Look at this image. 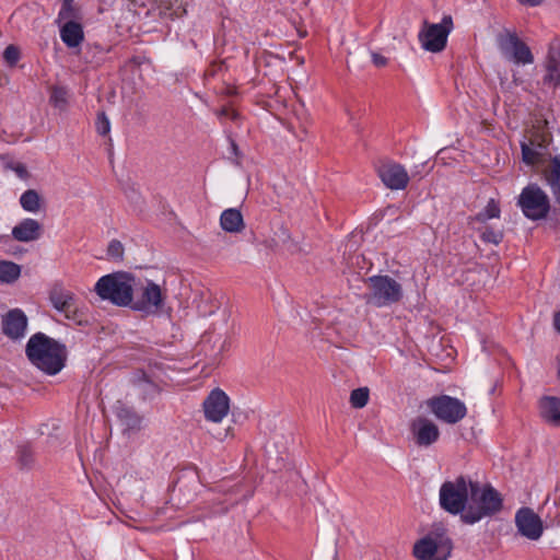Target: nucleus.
I'll list each match as a JSON object with an SVG mask.
<instances>
[{"instance_id": "42", "label": "nucleus", "mask_w": 560, "mask_h": 560, "mask_svg": "<svg viewBox=\"0 0 560 560\" xmlns=\"http://www.w3.org/2000/svg\"><path fill=\"white\" fill-rule=\"evenodd\" d=\"M230 152L236 159H238L241 156V153H240V150H238V147H237L236 142L233 139H231V138H230Z\"/></svg>"}, {"instance_id": "35", "label": "nucleus", "mask_w": 560, "mask_h": 560, "mask_svg": "<svg viewBox=\"0 0 560 560\" xmlns=\"http://www.w3.org/2000/svg\"><path fill=\"white\" fill-rule=\"evenodd\" d=\"M107 255L116 260L122 259L124 256V246L118 240H113L109 242L107 247Z\"/></svg>"}, {"instance_id": "9", "label": "nucleus", "mask_w": 560, "mask_h": 560, "mask_svg": "<svg viewBox=\"0 0 560 560\" xmlns=\"http://www.w3.org/2000/svg\"><path fill=\"white\" fill-rule=\"evenodd\" d=\"M453 28V18L450 14L444 15L440 23H430L428 20H423L418 33L419 43L427 51L441 52L445 49Z\"/></svg>"}, {"instance_id": "31", "label": "nucleus", "mask_w": 560, "mask_h": 560, "mask_svg": "<svg viewBox=\"0 0 560 560\" xmlns=\"http://www.w3.org/2000/svg\"><path fill=\"white\" fill-rule=\"evenodd\" d=\"M369 388L360 387L350 394V404L353 408H363L369 401Z\"/></svg>"}, {"instance_id": "2", "label": "nucleus", "mask_w": 560, "mask_h": 560, "mask_svg": "<svg viewBox=\"0 0 560 560\" xmlns=\"http://www.w3.org/2000/svg\"><path fill=\"white\" fill-rule=\"evenodd\" d=\"M503 508V499L492 486H481L478 481L470 485L467 512L462 514L465 524L472 525L483 517L499 513Z\"/></svg>"}, {"instance_id": "40", "label": "nucleus", "mask_w": 560, "mask_h": 560, "mask_svg": "<svg viewBox=\"0 0 560 560\" xmlns=\"http://www.w3.org/2000/svg\"><path fill=\"white\" fill-rule=\"evenodd\" d=\"M223 66H224L223 61L213 62L207 69L206 74L209 75V77H214L218 71L222 70Z\"/></svg>"}, {"instance_id": "19", "label": "nucleus", "mask_w": 560, "mask_h": 560, "mask_svg": "<svg viewBox=\"0 0 560 560\" xmlns=\"http://www.w3.org/2000/svg\"><path fill=\"white\" fill-rule=\"evenodd\" d=\"M27 327V317L19 310L10 311L3 318V332L11 339H20L24 336Z\"/></svg>"}, {"instance_id": "17", "label": "nucleus", "mask_w": 560, "mask_h": 560, "mask_svg": "<svg viewBox=\"0 0 560 560\" xmlns=\"http://www.w3.org/2000/svg\"><path fill=\"white\" fill-rule=\"evenodd\" d=\"M378 176L383 184L392 190L405 189L409 183L406 168L398 163L384 164L378 168Z\"/></svg>"}, {"instance_id": "15", "label": "nucleus", "mask_w": 560, "mask_h": 560, "mask_svg": "<svg viewBox=\"0 0 560 560\" xmlns=\"http://www.w3.org/2000/svg\"><path fill=\"white\" fill-rule=\"evenodd\" d=\"M205 418L208 421L219 423L230 410V398L220 388L212 389L202 402Z\"/></svg>"}, {"instance_id": "8", "label": "nucleus", "mask_w": 560, "mask_h": 560, "mask_svg": "<svg viewBox=\"0 0 560 560\" xmlns=\"http://www.w3.org/2000/svg\"><path fill=\"white\" fill-rule=\"evenodd\" d=\"M516 205L523 215L532 221L546 219L551 208L549 196L535 183H530L522 189Z\"/></svg>"}, {"instance_id": "29", "label": "nucleus", "mask_w": 560, "mask_h": 560, "mask_svg": "<svg viewBox=\"0 0 560 560\" xmlns=\"http://www.w3.org/2000/svg\"><path fill=\"white\" fill-rule=\"evenodd\" d=\"M49 101L56 108L65 109L68 104V90L59 85L52 86Z\"/></svg>"}, {"instance_id": "22", "label": "nucleus", "mask_w": 560, "mask_h": 560, "mask_svg": "<svg viewBox=\"0 0 560 560\" xmlns=\"http://www.w3.org/2000/svg\"><path fill=\"white\" fill-rule=\"evenodd\" d=\"M220 226L228 233H240L245 229L242 212L236 208L225 209L220 215Z\"/></svg>"}, {"instance_id": "11", "label": "nucleus", "mask_w": 560, "mask_h": 560, "mask_svg": "<svg viewBox=\"0 0 560 560\" xmlns=\"http://www.w3.org/2000/svg\"><path fill=\"white\" fill-rule=\"evenodd\" d=\"M427 407L440 421L455 424L467 415L466 405L458 398L448 395H438L425 401Z\"/></svg>"}, {"instance_id": "26", "label": "nucleus", "mask_w": 560, "mask_h": 560, "mask_svg": "<svg viewBox=\"0 0 560 560\" xmlns=\"http://www.w3.org/2000/svg\"><path fill=\"white\" fill-rule=\"evenodd\" d=\"M81 19L80 7L74 0H62L56 23L60 25L61 22L79 21Z\"/></svg>"}, {"instance_id": "27", "label": "nucleus", "mask_w": 560, "mask_h": 560, "mask_svg": "<svg viewBox=\"0 0 560 560\" xmlns=\"http://www.w3.org/2000/svg\"><path fill=\"white\" fill-rule=\"evenodd\" d=\"M21 275V266L8 260L0 261V282L13 283Z\"/></svg>"}, {"instance_id": "20", "label": "nucleus", "mask_w": 560, "mask_h": 560, "mask_svg": "<svg viewBox=\"0 0 560 560\" xmlns=\"http://www.w3.org/2000/svg\"><path fill=\"white\" fill-rule=\"evenodd\" d=\"M539 416L553 427H560V398L556 396H542L538 401Z\"/></svg>"}, {"instance_id": "4", "label": "nucleus", "mask_w": 560, "mask_h": 560, "mask_svg": "<svg viewBox=\"0 0 560 560\" xmlns=\"http://www.w3.org/2000/svg\"><path fill=\"white\" fill-rule=\"evenodd\" d=\"M522 160L525 164L534 166H542V177L549 185L556 201L560 205V154H556L546 162L545 150L546 145L529 139L528 142H521Z\"/></svg>"}, {"instance_id": "10", "label": "nucleus", "mask_w": 560, "mask_h": 560, "mask_svg": "<svg viewBox=\"0 0 560 560\" xmlns=\"http://www.w3.org/2000/svg\"><path fill=\"white\" fill-rule=\"evenodd\" d=\"M166 294L161 287L152 280L141 283L137 280V290L133 292V304L130 307L145 314H159L165 305Z\"/></svg>"}, {"instance_id": "36", "label": "nucleus", "mask_w": 560, "mask_h": 560, "mask_svg": "<svg viewBox=\"0 0 560 560\" xmlns=\"http://www.w3.org/2000/svg\"><path fill=\"white\" fill-rule=\"evenodd\" d=\"M3 59L9 66H15L20 59V50L14 45H9L3 51Z\"/></svg>"}, {"instance_id": "34", "label": "nucleus", "mask_w": 560, "mask_h": 560, "mask_svg": "<svg viewBox=\"0 0 560 560\" xmlns=\"http://www.w3.org/2000/svg\"><path fill=\"white\" fill-rule=\"evenodd\" d=\"M19 462L23 467H30L33 463V450L28 445H22L18 451Z\"/></svg>"}, {"instance_id": "41", "label": "nucleus", "mask_w": 560, "mask_h": 560, "mask_svg": "<svg viewBox=\"0 0 560 560\" xmlns=\"http://www.w3.org/2000/svg\"><path fill=\"white\" fill-rule=\"evenodd\" d=\"M552 326L553 329L560 334V310L553 313L552 316Z\"/></svg>"}, {"instance_id": "3", "label": "nucleus", "mask_w": 560, "mask_h": 560, "mask_svg": "<svg viewBox=\"0 0 560 560\" xmlns=\"http://www.w3.org/2000/svg\"><path fill=\"white\" fill-rule=\"evenodd\" d=\"M135 290H137V278L124 271L101 277L94 287V291L102 300L109 301L116 306L133 304Z\"/></svg>"}, {"instance_id": "16", "label": "nucleus", "mask_w": 560, "mask_h": 560, "mask_svg": "<svg viewBox=\"0 0 560 560\" xmlns=\"http://www.w3.org/2000/svg\"><path fill=\"white\" fill-rule=\"evenodd\" d=\"M515 524L518 533L530 540H537L542 534L541 520L529 508H522L516 512Z\"/></svg>"}, {"instance_id": "7", "label": "nucleus", "mask_w": 560, "mask_h": 560, "mask_svg": "<svg viewBox=\"0 0 560 560\" xmlns=\"http://www.w3.org/2000/svg\"><path fill=\"white\" fill-rule=\"evenodd\" d=\"M369 292L364 299L375 307L390 306L404 295L402 287L389 276H372L368 279Z\"/></svg>"}, {"instance_id": "18", "label": "nucleus", "mask_w": 560, "mask_h": 560, "mask_svg": "<svg viewBox=\"0 0 560 560\" xmlns=\"http://www.w3.org/2000/svg\"><path fill=\"white\" fill-rule=\"evenodd\" d=\"M43 233L42 224L31 218H25L12 229V237L15 241L28 243L40 238Z\"/></svg>"}, {"instance_id": "6", "label": "nucleus", "mask_w": 560, "mask_h": 560, "mask_svg": "<svg viewBox=\"0 0 560 560\" xmlns=\"http://www.w3.org/2000/svg\"><path fill=\"white\" fill-rule=\"evenodd\" d=\"M471 483L474 481L465 476L443 482L439 493L441 508L452 515L465 514Z\"/></svg>"}, {"instance_id": "39", "label": "nucleus", "mask_w": 560, "mask_h": 560, "mask_svg": "<svg viewBox=\"0 0 560 560\" xmlns=\"http://www.w3.org/2000/svg\"><path fill=\"white\" fill-rule=\"evenodd\" d=\"M372 61L376 67H385L388 59L381 54L372 52Z\"/></svg>"}, {"instance_id": "43", "label": "nucleus", "mask_w": 560, "mask_h": 560, "mask_svg": "<svg viewBox=\"0 0 560 560\" xmlns=\"http://www.w3.org/2000/svg\"><path fill=\"white\" fill-rule=\"evenodd\" d=\"M523 5L536 7L539 5L544 0H517Z\"/></svg>"}, {"instance_id": "14", "label": "nucleus", "mask_w": 560, "mask_h": 560, "mask_svg": "<svg viewBox=\"0 0 560 560\" xmlns=\"http://www.w3.org/2000/svg\"><path fill=\"white\" fill-rule=\"evenodd\" d=\"M49 301L66 318L73 320L78 325H82L83 320L72 292L61 287H55L49 293Z\"/></svg>"}, {"instance_id": "38", "label": "nucleus", "mask_w": 560, "mask_h": 560, "mask_svg": "<svg viewBox=\"0 0 560 560\" xmlns=\"http://www.w3.org/2000/svg\"><path fill=\"white\" fill-rule=\"evenodd\" d=\"M215 114L220 119L229 118L236 121L240 118V114L236 110L230 109L228 107H222L221 109L217 110Z\"/></svg>"}, {"instance_id": "5", "label": "nucleus", "mask_w": 560, "mask_h": 560, "mask_svg": "<svg viewBox=\"0 0 560 560\" xmlns=\"http://www.w3.org/2000/svg\"><path fill=\"white\" fill-rule=\"evenodd\" d=\"M453 544L442 525L433 528L413 546V556L418 560H447L451 556Z\"/></svg>"}, {"instance_id": "32", "label": "nucleus", "mask_w": 560, "mask_h": 560, "mask_svg": "<svg viewBox=\"0 0 560 560\" xmlns=\"http://www.w3.org/2000/svg\"><path fill=\"white\" fill-rule=\"evenodd\" d=\"M545 74L542 77V84L548 89H557L560 86V70H556L555 68H549L545 66Z\"/></svg>"}, {"instance_id": "12", "label": "nucleus", "mask_w": 560, "mask_h": 560, "mask_svg": "<svg viewBox=\"0 0 560 560\" xmlns=\"http://www.w3.org/2000/svg\"><path fill=\"white\" fill-rule=\"evenodd\" d=\"M497 43L502 56L517 65H530L534 56L529 47L522 42L515 33L504 32L497 37Z\"/></svg>"}, {"instance_id": "33", "label": "nucleus", "mask_w": 560, "mask_h": 560, "mask_svg": "<svg viewBox=\"0 0 560 560\" xmlns=\"http://www.w3.org/2000/svg\"><path fill=\"white\" fill-rule=\"evenodd\" d=\"M481 240L486 243L498 245L503 240V233L499 230H493L492 228H486L481 233Z\"/></svg>"}, {"instance_id": "30", "label": "nucleus", "mask_w": 560, "mask_h": 560, "mask_svg": "<svg viewBox=\"0 0 560 560\" xmlns=\"http://www.w3.org/2000/svg\"><path fill=\"white\" fill-rule=\"evenodd\" d=\"M500 206L494 199H490L485 209L476 215V220L479 222H486L490 219L500 218Z\"/></svg>"}, {"instance_id": "24", "label": "nucleus", "mask_w": 560, "mask_h": 560, "mask_svg": "<svg viewBox=\"0 0 560 560\" xmlns=\"http://www.w3.org/2000/svg\"><path fill=\"white\" fill-rule=\"evenodd\" d=\"M20 205L24 211L37 213L42 210L44 200L37 190L27 189L21 195Z\"/></svg>"}, {"instance_id": "44", "label": "nucleus", "mask_w": 560, "mask_h": 560, "mask_svg": "<svg viewBox=\"0 0 560 560\" xmlns=\"http://www.w3.org/2000/svg\"><path fill=\"white\" fill-rule=\"evenodd\" d=\"M16 172H18L19 174H22V173H24V172H25V168H24V167H18V168H16Z\"/></svg>"}, {"instance_id": "1", "label": "nucleus", "mask_w": 560, "mask_h": 560, "mask_svg": "<svg viewBox=\"0 0 560 560\" xmlns=\"http://www.w3.org/2000/svg\"><path fill=\"white\" fill-rule=\"evenodd\" d=\"M25 354L35 368L47 375H57L66 366L68 359L66 345L44 332L31 336Z\"/></svg>"}, {"instance_id": "25", "label": "nucleus", "mask_w": 560, "mask_h": 560, "mask_svg": "<svg viewBox=\"0 0 560 560\" xmlns=\"http://www.w3.org/2000/svg\"><path fill=\"white\" fill-rule=\"evenodd\" d=\"M116 416L128 430H136L140 428L141 417L138 416L132 408L124 404H118L116 406Z\"/></svg>"}, {"instance_id": "28", "label": "nucleus", "mask_w": 560, "mask_h": 560, "mask_svg": "<svg viewBox=\"0 0 560 560\" xmlns=\"http://www.w3.org/2000/svg\"><path fill=\"white\" fill-rule=\"evenodd\" d=\"M545 66L560 70V39L555 38L550 42Z\"/></svg>"}, {"instance_id": "23", "label": "nucleus", "mask_w": 560, "mask_h": 560, "mask_svg": "<svg viewBox=\"0 0 560 560\" xmlns=\"http://www.w3.org/2000/svg\"><path fill=\"white\" fill-rule=\"evenodd\" d=\"M131 382L139 389L143 399L152 398L160 392L159 385L142 371L135 373Z\"/></svg>"}, {"instance_id": "21", "label": "nucleus", "mask_w": 560, "mask_h": 560, "mask_svg": "<svg viewBox=\"0 0 560 560\" xmlns=\"http://www.w3.org/2000/svg\"><path fill=\"white\" fill-rule=\"evenodd\" d=\"M60 38L68 48H74L84 40V32L80 22L68 21L60 25Z\"/></svg>"}, {"instance_id": "13", "label": "nucleus", "mask_w": 560, "mask_h": 560, "mask_svg": "<svg viewBox=\"0 0 560 560\" xmlns=\"http://www.w3.org/2000/svg\"><path fill=\"white\" fill-rule=\"evenodd\" d=\"M410 434L419 447H429L440 438L439 427L430 419L419 416L409 424Z\"/></svg>"}, {"instance_id": "37", "label": "nucleus", "mask_w": 560, "mask_h": 560, "mask_svg": "<svg viewBox=\"0 0 560 560\" xmlns=\"http://www.w3.org/2000/svg\"><path fill=\"white\" fill-rule=\"evenodd\" d=\"M96 130L101 136H106L110 130V122L105 113H100L96 119Z\"/></svg>"}]
</instances>
